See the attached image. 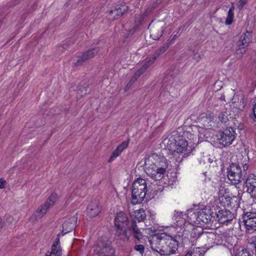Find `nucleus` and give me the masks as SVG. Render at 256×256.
Segmentation results:
<instances>
[{
	"instance_id": "obj_1",
	"label": "nucleus",
	"mask_w": 256,
	"mask_h": 256,
	"mask_svg": "<svg viewBox=\"0 0 256 256\" xmlns=\"http://www.w3.org/2000/svg\"><path fill=\"white\" fill-rule=\"evenodd\" d=\"M144 169L146 174L156 180L161 179L166 172L168 162L166 158L152 154L144 158Z\"/></svg>"
},
{
	"instance_id": "obj_2",
	"label": "nucleus",
	"mask_w": 256,
	"mask_h": 256,
	"mask_svg": "<svg viewBox=\"0 0 256 256\" xmlns=\"http://www.w3.org/2000/svg\"><path fill=\"white\" fill-rule=\"evenodd\" d=\"M148 242L152 250L160 255L169 256L178 250V242L170 236L156 234Z\"/></svg>"
},
{
	"instance_id": "obj_3",
	"label": "nucleus",
	"mask_w": 256,
	"mask_h": 256,
	"mask_svg": "<svg viewBox=\"0 0 256 256\" xmlns=\"http://www.w3.org/2000/svg\"><path fill=\"white\" fill-rule=\"evenodd\" d=\"M115 238L122 242H126L130 240V236H132L136 240L135 243L142 242L144 235L138 226L132 224L131 226H115Z\"/></svg>"
},
{
	"instance_id": "obj_4",
	"label": "nucleus",
	"mask_w": 256,
	"mask_h": 256,
	"mask_svg": "<svg viewBox=\"0 0 256 256\" xmlns=\"http://www.w3.org/2000/svg\"><path fill=\"white\" fill-rule=\"evenodd\" d=\"M147 192L148 186L145 180L139 178L134 180L132 188V204H136L142 202Z\"/></svg>"
},
{
	"instance_id": "obj_5",
	"label": "nucleus",
	"mask_w": 256,
	"mask_h": 256,
	"mask_svg": "<svg viewBox=\"0 0 256 256\" xmlns=\"http://www.w3.org/2000/svg\"><path fill=\"white\" fill-rule=\"evenodd\" d=\"M164 143L174 156H176L177 154H182L186 152L188 146V142L185 139L180 137L176 139L172 136L165 139Z\"/></svg>"
},
{
	"instance_id": "obj_6",
	"label": "nucleus",
	"mask_w": 256,
	"mask_h": 256,
	"mask_svg": "<svg viewBox=\"0 0 256 256\" xmlns=\"http://www.w3.org/2000/svg\"><path fill=\"white\" fill-rule=\"evenodd\" d=\"M94 252L98 256H114V249L106 238H102L97 242Z\"/></svg>"
},
{
	"instance_id": "obj_7",
	"label": "nucleus",
	"mask_w": 256,
	"mask_h": 256,
	"mask_svg": "<svg viewBox=\"0 0 256 256\" xmlns=\"http://www.w3.org/2000/svg\"><path fill=\"white\" fill-rule=\"evenodd\" d=\"M227 173L228 179L232 184H238L244 180V172L238 164H232L228 168Z\"/></svg>"
},
{
	"instance_id": "obj_8",
	"label": "nucleus",
	"mask_w": 256,
	"mask_h": 256,
	"mask_svg": "<svg viewBox=\"0 0 256 256\" xmlns=\"http://www.w3.org/2000/svg\"><path fill=\"white\" fill-rule=\"evenodd\" d=\"M220 144L224 146L230 145L236 138V132L232 128H228L223 131L218 132L216 136Z\"/></svg>"
},
{
	"instance_id": "obj_9",
	"label": "nucleus",
	"mask_w": 256,
	"mask_h": 256,
	"mask_svg": "<svg viewBox=\"0 0 256 256\" xmlns=\"http://www.w3.org/2000/svg\"><path fill=\"white\" fill-rule=\"evenodd\" d=\"M241 223H243L246 230L251 232L256 230V213L248 212L242 218Z\"/></svg>"
},
{
	"instance_id": "obj_10",
	"label": "nucleus",
	"mask_w": 256,
	"mask_h": 256,
	"mask_svg": "<svg viewBox=\"0 0 256 256\" xmlns=\"http://www.w3.org/2000/svg\"><path fill=\"white\" fill-rule=\"evenodd\" d=\"M56 198L57 194L56 193L52 194L44 204L38 208L36 212V216L38 218H42L47 212L49 208L54 204Z\"/></svg>"
},
{
	"instance_id": "obj_11",
	"label": "nucleus",
	"mask_w": 256,
	"mask_h": 256,
	"mask_svg": "<svg viewBox=\"0 0 256 256\" xmlns=\"http://www.w3.org/2000/svg\"><path fill=\"white\" fill-rule=\"evenodd\" d=\"M245 188L251 198L256 199V176L253 174L248 175L246 179Z\"/></svg>"
},
{
	"instance_id": "obj_12",
	"label": "nucleus",
	"mask_w": 256,
	"mask_h": 256,
	"mask_svg": "<svg viewBox=\"0 0 256 256\" xmlns=\"http://www.w3.org/2000/svg\"><path fill=\"white\" fill-rule=\"evenodd\" d=\"M212 212L210 208H205L198 212L197 220L204 224H208L212 218Z\"/></svg>"
},
{
	"instance_id": "obj_13",
	"label": "nucleus",
	"mask_w": 256,
	"mask_h": 256,
	"mask_svg": "<svg viewBox=\"0 0 256 256\" xmlns=\"http://www.w3.org/2000/svg\"><path fill=\"white\" fill-rule=\"evenodd\" d=\"M150 30V36L154 40H158L164 31V26L162 23H159L156 24H150L148 27Z\"/></svg>"
},
{
	"instance_id": "obj_14",
	"label": "nucleus",
	"mask_w": 256,
	"mask_h": 256,
	"mask_svg": "<svg viewBox=\"0 0 256 256\" xmlns=\"http://www.w3.org/2000/svg\"><path fill=\"white\" fill-rule=\"evenodd\" d=\"M216 218L220 224H224L232 220L234 218V214L230 210H222L218 211Z\"/></svg>"
},
{
	"instance_id": "obj_15",
	"label": "nucleus",
	"mask_w": 256,
	"mask_h": 256,
	"mask_svg": "<svg viewBox=\"0 0 256 256\" xmlns=\"http://www.w3.org/2000/svg\"><path fill=\"white\" fill-rule=\"evenodd\" d=\"M76 221L77 219L74 216L66 220L62 225V233H63V234H65L74 230L76 228Z\"/></svg>"
},
{
	"instance_id": "obj_16",
	"label": "nucleus",
	"mask_w": 256,
	"mask_h": 256,
	"mask_svg": "<svg viewBox=\"0 0 256 256\" xmlns=\"http://www.w3.org/2000/svg\"><path fill=\"white\" fill-rule=\"evenodd\" d=\"M100 210L101 208L99 206V203L96 201L90 203L86 210L88 214L91 218L98 216Z\"/></svg>"
},
{
	"instance_id": "obj_17",
	"label": "nucleus",
	"mask_w": 256,
	"mask_h": 256,
	"mask_svg": "<svg viewBox=\"0 0 256 256\" xmlns=\"http://www.w3.org/2000/svg\"><path fill=\"white\" fill-rule=\"evenodd\" d=\"M98 52V48H95L90 50L84 52L82 56L80 57L76 62L77 65L82 64L86 60L93 58Z\"/></svg>"
},
{
	"instance_id": "obj_18",
	"label": "nucleus",
	"mask_w": 256,
	"mask_h": 256,
	"mask_svg": "<svg viewBox=\"0 0 256 256\" xmlns=\"http://www.w3.org/2000/svg\"><path fill=\"white\" fill-rule=\"evenodd\" d=\"M58 238H56V241L52 244L51 248V251L49 254H46V256H62V250L61 246L60 244V238H58Z\"/></svg>"
},
{
	"instance_id": "obj_19",
	"label": "nucleus",
	"mask_w": 256,
	"mask_h": 256,
	"mask_svg": "<svg viewBox=\"0 0 256 256\" xmlns=\"http://www.w3.org/2000/svg\"><path fill=\"white\" fill-rule=\"evenodd\" d=\"M128 220L126 215L123 212L117 214L114 219L115 226H128Z\"/></svg>"
},
{
	"instance_id": "obj_20",
	"label": "nucleus",
	"mask_w": 256,
	"mask_h": 256,
	"mask_svg": "<svg viewBox=\"0 0 256 256\" xmlns=\"http://www.w3.org/2000/svg\"><path fill=\"white\" fill-rule=\"evenodd\" d=\"M128 141H124L120 144L112 154L108 162H111L115 158L118 157L124 151V150L128 146Z\"/></svg>"
},
{
	"instance_id": "obj_21",
	"label": "nucleus",
	"mask_w": 256,
	"mask_h": 256,
	"mask_svg": "<svg viewBox=\"0 0 256 256\" xmlns=\"http://www.w3.org/2000/svg\"><path fill=\"white\" fill-rule=\"evenodd\" d=\"M128 141H124L120 144L112 154L108 162H111L115 158L118 157L124 151V150L128 146Z\"/></svg>"
},
{
	"instance_id": "obj_22",
	"label": "nucleus",
	"mask_w": 256,
	"mask_h": 256,
	"mask_svg": "<svg viewBox=\"0 0 256 256\" xmlns=\"http://www.w3.org/2000/svg\"><path fill=\"white\" fill-rule=\"evenodd\" d=\"M128 141H124L120 144L112 154L108 162H111L115 158L118 157L124 151V150L128 146Z\"/></svg>"
},
{
	"instance_id": "obj_23",
	"label": "nucleus",
	"mask_w": 256,
	"mask_h": 256,
	"mask_svg": "<svg viewBox=\"0 0 256 256\" xmlns=\"http://www.w3.org/2000/svg\"><path fill=\"white\" fill-rule=\"evenodd\" d=\"M128 141H124L120 144L112 154L108 162H111L115 158L118 157L124 151V150L128 146Z\"/></svg>"
},
{
	"instance_id": "obj_24",
	"label": "nucleus",
	"mask_w": 256,
	"mask_h": 256,
	"mask_svg": "<svg viewBox=\"0 0 256 256\" xmlns=\"http://www.w3.org/2000/svg\"><path fill=\"white\" fill-rule=\"evenodd\" d=\"M128 10V7L126 5H121L118 8H116L109 12V16H112L113 18L116 19L121 16Z\"/></svg>"
},
{
	"instance_id": "obj_25",
	"label": "nucleus",
	"mask_w": 256,
	"mask_h": 256,
	"mask_svg": "<svg viewBox=\"0 0 256 256\" xmlns=\"http://www.w3.org/2000/svg\"><path fill=\"white\" fill-rule=\"evenodd\" d=\"M182 212H176L174 214L173 217L174 221V224L176 226L182 227L184 228L186 226V220L184 218L182 217Z\"/></svg>"
},
{
	"instance_id": "obj_26",
	"label": "nucleus",
	"mask_w": 256,
	"mask_h": 256,
	"mask_svg": "<svg viewBox=\"0 0 256 256\" xmlns=\"http://www.w3.org/2000/svg\"><path fill=\"white\" fill-rule=\"evenodd\" d=\"M251 41V33L246 32V33H243L238 41V44L240 46H248V44Z\"/></svg>"
},
{
	"instance_id": "obj_27",
	"label": "nucleus",
	"mask_w": 256,
	"mask_h": 256,
	"mask_svg": "<svg viewBox=\"0 0 256 256\" xmlns=\"http://www.w3.org/2000/svg\"><path fill=\"white\" fill-rule=\"evenodd\" d=\"M172 41V40H168L164 46L160 47L158 50L153 55L154 57H156V58L160 55L164 54L167 50L169 46L171 44Z\"/></svg>"
},
{
	"instance_id": "obj_28",
	"label": "nucleus",
	"mask_w": 256,
	"mask_h": 256,
	"mask_svg": "<svg viewBox=\"0 0 256 256\" xmlns=\"http://www.w3.org/2000/svg\"><path fill=\"white\" fill-rule=\"evenodd\" d=\"M90 92L88 85L85 84L84 85L79 86L77 88L76 92L80 97H82Z\"/></svg>"
},
{
	"instance_id": "obj_29",
	"label": "nucleus",
	"mask_w": 256,
	"mask_h": 256,
	"mask_svg": "<svg viewBox=\"0 0 256 256\" xmlns=\"http://www.w3.org/2000/svg\"><path fill=\"white\" fill-rule=\"evenodd\" d=\"M146 215L144 210H140L135 212V218L132 224H136V222H140L143 221L146 218Z\"/></svg>"
},
{
	"instance_id": "obj_30",
	"label": "nucleus",
	"mask_w": 256,
	"mask_h": 256,
	"mask_svg": "<svg viewBox=\"0 0 256 256\" xmlns=\"http://www.w3.org/2000/svg\"><path fill=\"white\" fill-rule=\"evenodd\" d=\"M234 7L232 6L229 10L228 12V16L225 21V24L226 25H230L233 22V19L234 17Z\"/></svg>"
},
{
	"instance_id": "obj_31",
	"label": "nucleus",
	"mask_w": 256,
	"mask_h": 256,
	"mask_svg": "<svg viewBox=\"0 0 256 256\" xmlns=\"http://www.w3.org/2000/svg\"><path fill=\"white\" fill-rule=\"evenodd\" d=\"M230 114L226 110L220 112L218 116L219 120L222 123H226L229 120Z\"/></svg>"
},
{
	"instance_id": "obj_32",
	"label": "nucleus",
	"mask_w": 256,
	"mask_h": 256,
	"mask_svg": "<svg viewBox=\"0 0 256 256\" xmlns=\"http://www.w3.org/2000/svg\"><path fill=\"white\" fill-rule=\"evenodd\" d=\"M246 46H240L238 44V48H236L235 52V54L236 58H240L242 57L244 54L246 52Z\"/></svg>"
},
{
	"instance_id": "obj_33",
	"label": "nucleus",
	"mask_w": 256,
	"mask_h": 256,
	"mask_svg": "<svg viewBox=\"0 0 256 256\" xmlns=\"http://www.w3.org/2000/svg\"><path fill=\"white\" fill-rule=\"evenodd\" d=\"M156 59V57H154V56L148 57L145 60L142 66L144 67H146V68L147 69L148 66H150L154 64Z\"/></svg>"
},
{
	"instance_id": "obj_34",
	"label": "nucleus",
	"mask_w": 256,
	"mask_h": 256,
	"mask_svg": "<svg viewBox=\"0 0 256 256\" xmlns=\"http://www.w3.org/2000/svg\"><path fill=\"white\" fill-rule=\"evenodd\" d=\"M250 240L251 242H249L248 248L256 255V238H252Z\"/></svg>"
},
{
	"instance_id": "obj_35",
	"label": "nucleus",
	"mask_w": 256,
	"mask_h": 256,
	"mask_svg": "<svg viewBox=\"0 0 256 256\" xmlns=\"http://www.w3.org/2000/svg\"><path fill=\"white\" fill-rule=\"evenodd\" d=\"M234 102L236 106L240 110H242L244 108L245 104L242 96H240V104H238L236 101H234Z\"/></svg>"
},
{
	"instance_id": "obj_36",
	"label": "nucleus",
	"mask_w": 256,
	"mask_h": 256,
	"mask_svg": "<svg viewBox=\"0 0 256 256\" xmlns=\"http://www.w3.org/2000/svg\"><path fill=\"white\" fill-rule=\"evenodd\" d=\"M236 256H250L249 252L244 249L239 250L236 254Z\"/></svg>"
},
{
	"instance_id": "obj_37",
	"label": "nucleus",
	"mask_w": 256,
	"mask_h": 256,
	"mask_svg": "<svg viewBox=\"0 0 256 256\" xmlns=\"http://www.w3.org/2000/svg\"><path fill=\"white\" fill-rule=\"evenodd\" d=\"M138 78L134 74L132 76V78H131L130 80L128 82V83L127 84L126 88H128V89L130 88L134 84V82L136 81Z\"/></svg>"
},
{
	"instance_id": "obj_38",
	"label": "nucleus",
	"mask_w": 256,
	"mask_h": 256,
	"mask_svg": "<svg viewBox=\"0 0 256 256\" xmlns=\"http://www.w3.org/2000/svg\"><path fill=\"white\" fill-rule=\"evenodd\" d=\"M146 68L142 65L134 74L138 78L146 71Z\"/></svg>"
},
{
	"instance_id": "obj_39",
	"label": "nucleus",
	"mask_w": 256,
	"mask_h": 256,
	"mask_svg": "<svg viewBox=\"0 0 256 256\" xmlns=\"http://www.w3.org/2000/svg\"><path fill=\"white\" fill-rule=\"evenodd\" d=\"M134 250L136 251L139 252L141 254H142L144 252V246L142 244H137L134 246Z\"/></svg>"
},
{
	"instance_id": "obj_40",
	"label": "nucleus",
	"mask_w": 256,
	"mask_h": 256,
	"mask_svg": "<svg viewBox=\"0 0 256 256\" xmlns=\"http://www.w3.org/2000/svg\"><path fill=\"white\" fill-rule=\"evenodd\" d=\"M144 16H145L144 14H136L135 16V18H136V22H138V24H140L141 22L144 20Z\"/></svg>"
},
{
	"instance_id": "obj_41",
	"label": "nucleus",
	"mask_w": 256,
	"mask_h": 256,
	"mask_svg": "<svg viewBox=\"0 0 256 256\" xmlns=\"http://www.w3.org/2000/svg\"><path fill=\"white\" fill-rule=\"evenodd\" d=\"M192 256H204L203 253L200 252V248H197L193 252H190Z\"/></svg>"
},
{
	"instance_id": "obj_42",
	"label": "nucleus",
	"mask_w": 256,
	"mask_h": 256,
	"mask_svg": "<svg viewBox=\"0 0 256 256\" xmlns=\"http://www.w3.org/2000/svg\"><path fill=\"white\" fill-rule=\"evenodd\" d=\"M247 3V0H240L238 2V8L241 10L243 6Z\"/></svg>"
},
{
	"instance_id": "obj_43",
	"label": "nucleus",
	"mask_w": 256,
	"mask_h": 256,
	"mask_svg": "<svg viewBox=\"0 0 256 256\" xmlns=\"http://www.w3.org/2000/svg\"><path fill=\"white\" fill-rule=\"evenodd\" d=\"M153 10V8L152 7H148V8L146 10H145V12L144 13V15L145 16H148L150 14L152 11Z\"/></svg>"
},
{
	"instance_id": "obj_44",
	"label": "nucleus",
	"mask_w": 256,
	"mask_h": 256,
	"mask_svg": "<svg viewBox=\"0 0 256 256\" xmlns=\"http://www.w3.org/2000/svg\"><path fill=\"white\" fill-rule=\"evenodd\" d=\"M6 184V181L2 178H0V189L3 188L4 187Z\"/></svg>"
},
{
	"instance_id": "obj_45",
	"label": "nucleus",
	"mask_w": 256,
	"mask_h": 256,
	"mask_svg": "<svg viewBox=\"0 0 256 256\" xmlns=\"http://www.w3.org/2000/svg\"><path fill=\"white\" fill-rule=\"evenodd\" d=\"M206 160L209 161V160H210V158H208L207 156H204L202 160H201L200 161V163L201 164L202 162H203L204 163H206Z\"/></svg>"
},
{
	"instance_id": "obj_46",
	"label": "nucleus",
	"mask_w": 256,
	"mask_h": 256,
	"mask_svg": "<svg viewBox=\"0 0 256 256\" xmlns=\"http://www.w3.org/2000/svg\"><path fill=\"white\" fill-rule=\"evenodd\" d=\"M248 168V166L247 164H245L243 166V172L244 173V172L247 170ZM244 176L245 175V174H244Z\"/></svg>"
},
{
	"instance_id": "obj_47",
	"label": "nucleus",
	"mask_w": 256,
	"mask_h": 256,
	"mask_svg": "<svg viewBox=\"0 0 256 256\" xmlns=\"http://www.w3.org/2000/svg\"><path fill=\"white\" fill-rule=\"evenodd\" d=\"M253 112H254V116L256 118V102L253 108Z\"/></svg>"
},
{
	"instance_id": "obj_48",
	"label": "nucleus",
	"mask_w": 256,
	"mask_h": 256,
	"mask_svg": "<svg viewBox=\"0 0 256 256\" xmlns=\"http://www.w3.org/2000/svg\"><path fill=\"white\" fill-rule=\"evenodd\" d=\"M184 256H192V254L190 252H188Z\"/></svg>"
},
{
	"instance_id": "obj_49",
	"label": "nucleus",
	"mask_w": 256,
	"mask_h": 256,
	"mask_svg": "<svg viewBox=\"0 0 256 256\" xmlns=\"http://www.w3.org/2000/svg\"><path fill=\"white\" fill-rule=\"evenodd\" d=\"M227 198L229 199V198H230V197H228V198H225V200H227Z\"/></svg>"
},
{
	"instance_id": "obj_50",
	"label": "nucleus",
	"mask_w": 256,
	"mask_h": 256,
	"mask_svg": "<svg viewBox=\"0 0 256 256\" xmlns=\"http://www.w3.org/2000/svg\"><path fill=\"white\" fill-rule=\"evenodd\" d=\"M1 221H2V219H1V218H0V223L1 222Z\"/></svg>"
},
{
	"instance_id": "obj_51",
	"label": "nucleus",
	"mask_w": 256,
	"mask_h": 256,
	"mask_svg": "<svg viewBox=\"0 0 256 256\" xmlns=\"http://www.w3.org/2000/svg\"><path fill=\"white\" fill-rule=\"evenodd\" d=\"M227 204H228V205L230 204V203H229V202H228V203H227Z\"/></svg>"
}]
</instances>
